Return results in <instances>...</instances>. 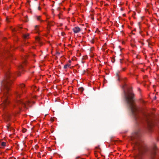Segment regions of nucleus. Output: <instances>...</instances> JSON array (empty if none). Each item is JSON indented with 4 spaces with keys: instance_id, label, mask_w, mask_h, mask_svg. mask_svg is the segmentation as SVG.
<instances>
[{
    "instance_id": "obj_1",
    "label": "nucleus",
    "mask_w": 159,
    "mask_h": 159,
    "mask_svg": "<svg viewBox=\"0 0 159 159\" xmlns=\"http://www.w3.org/2000/svg\"><path fill=\"white\" fill-rule=\"evenodd\" d=\"M125 98L128 107L131 111L135 119L136 124L139 125L145 124L146 121L147 128L150 130L153 125L152 121L147 118L145 119V114L139 112L138 108L134 103V94L130 89H127V91L124 90Z\"/></svg>"
},
{
    "instance_id": "obj_2",
    "label": "nucleus",
    "mask_w": 159,
    "mask_h": 159,
    "mask_svg": "<svg viewBox=\"0 0 159 159\" xmlns=\"http://www.w3.org/2000/svg\"><path fill=\"white\" fill-rule=\"evenodd\" d=\"M0 66H5L7 69L6 72V79L2 83L1 88V91L4 93V97L2 100L4 105L6 106L9 103V101L8 99L7 94L10 90V86L12 83V80L11 78L13 76V75L11 72L9 71L8 66L6 65L5 62H3L2 60H0Z\"/></svg>"
},
{
    "instance_id": "obj_3",
    "label": "nucleus",
    "mask_w": 159,
    "mask_h": 159,
    "mask_svg": "<svg viewBox=\"0 0 159 159\" xmlns=\"http://www.w3.org/2000/svg\"><path fill=\"white\" fill-rule=\"evenodd\" d=\"M141 133L140 129H137L132 135L130 139L132 141L134 145L137 147L139 149L146 148V145L143 143L140 140Z\"/></svg>"
},
{
    "instance_id": "obj_4",
    "label": "nucleus",
    "mask_w": 159,
    "mask_h": 159,
    "mask_svg": "<svg viewBox=\"0 0 159 159\" xmlns=\"http://www.w3.org/2000/svg\"><path fill=\"white\" fill-rule=\"evenodd\" d=\"M31 103L32 102L29 101H28L27 103H25L20 100H18L16 102V104L17 105L18 108L19 109H20L21 107L22 106L27 108V106L29 107H31Z\"/></svg>"
},
{
    "instance_id": "obj_5",
    "label": "nucleus",
    "mask_w": 159,
    "mask_h": 159,
    "mask_svg": "<svg viewBox=\"0 0 159 159\" xmlns=\"http://www.w3.org/2000/svg\"><path fill=\"white\" fill-rule=\"evenodd\" d=\"M139 154L137 155L136 159H142L141 157V156L143 155L145 152L144 150H139Z\"/></svg>"
},
{
    "instance_id": "obj_6",
    "label": "nucleus",
    "mask_w": 159,
    "mask_h": 159,
    "mask_svg": "<svg viewBox=\"0 0 159 159\" xmlns=\"http://www.w3.org/2000/svg\"><path fill=\"white\" fill-rule=\"evenodd\" d=\"M119 73V72H118L116 73V76L117 78V80L119 81H120V80L122 81H124L126 79V78H125L124 79L120 78Z\"/></svg>"
},
{
    "instance_id": "obj_7",
    "label": "nucleus",
    "mask_w": 159,
    "mask_h": 159,
    "mask_svg": "<svg viewBox=\"0 0 159 159\" xmlns=\"http://www.w3.org/2000/svg\"><path fill=\"white\" fill-rule=\"evenodd\" d=\"M74 32L75 33L79 32L80 30V28L78 27H76L72 29Z\"/></svg>"
},
{
    "instance_id": "obj_8",
    "label": "nucleus",
    "mask_w": 159,
    "mask_h": 159,
    "mask_svg": "<svg viewBox=\"0 0 159 159\" xmlns=\"http://www.w3.org/2000/svg\"><path fill=\"white\" fill-rule=\"evenodd\" d=\"M25 87V85L23 84H22L20 85V87L22 89V92H24V91H25V90H24V88Z\"/></svg>"
},
{
    "instance_id": "obj_9",
    "label": "nucleus",
    "mask_w": 159,
    "mask_h": 159,
    "mask_svg": "<svg viewBox=\"0 0 159 159\" xmlns=\"http://www.w3.org/2000/svg\"><path fill=\"white\" fill-rule=\"evenodd\" d=\"M70 66V64L67 63L66 65H64V69H66L67 67H69Z\"/></svg>"
},
{
    "instance_id": "obj_10",
    "label": "nucleus",
    "mask_w": 159,
    "mask_h": 159,
    "mask_svg": "<svg viewBox=\"0 0 159 159\" xmlns=\"http://www.w3.org/2000/svg\"><path fill=\"white\" fill-rule=\"evenodd\" d=\"M6 143L5 142H2L1 143V145L2 147V148H4L3 147H4L6 146Z\"/></svg>"
},
{
    "instance_id": "obj_11",
    "label": "nucleus",
    "mask_w": 159,
    "mask_h": 159,
    "mask_svg": "<svg viewBox=\"0 0 159 159\" xmlns=\"http://www.w3.org/2000/svg\"><path fill=\"white\" fill-rule=\"evenodd\" d=\"M78 90L81 93H82L84 90V89L83 87H80L78 89Z\"/></svg>"
},
{
    "instance_id": "obj_12",
    "label": "nucleus",
    "mask_w": 159,
    "mask_h": 159,
    "mask_svg": "<svg viewBox=\"0 0 159 159\" xmlns=\"http://www.w3.org/2000/svg\"><path fill=\"white\" fill-rule=\"evenodd\" d=\"M10 114H8V113H7L5 114V116L8 119H9L10 116Z\"/></svg>"
},
{
    "instance_id": "obj_13",
    "label": "nucleus",
    "mask_w": 159,
    "mask_h": 159,
    "mask_svg": "<svg viewBox=\"0 0 159 159\" xmlns=\"http://www.w3.org/2000/svg\"><path fill=\"white\" fill-rule=\"evenodd\" d=\"M29 34H26L23 35V37L25 39H26L28 38V37L29 36Z\"/></svg>"
},
{
    "instance_id": "obj_14",
    "label": "nucleus",
    "mask_w": 159,
    "mask_h": 159,
    "mask_svg": "<svg viewBox=\"0 0 159 159\" xmlns=\"http://www.w3.org/2000/svg\"><path fill=\"white\" fill-rule=\"evenodd\" d=\"M16 94L17 97H20V93L18 92H16Z\"/></svg>"
},
{
    "instance_id": "obj_15",
    "label": "nucleus",
    "mask_w": 159,
    "mask_h": 159,
    "mask_svg": "<svg viewBox=\"0 0 159 159\" xmlns=\"http://www.w3.org/2000/svg\"><path fill=\"white\" fill-rule=\"evenodd\" d=\"M40 17L41 16H37V19L38 20H40ZM41 21H43V20H41Z\"/></svg>"
},
{
    "instance_id": "obj_16",
    "label": "nucleus",
    "mask_w": 159,
    "mask_h": 159,
    "mask_svg": "<svg viewBox=\"0 0 159 159\" xmlns=\"http://www.w3.org/2000/svg\"><path fill=\"white\" fill-rule=\"evenodd\" d=\"M20 69H22L23 67V66H22V65H20L19 66V67Z\"/></svg>"
},
{
    "instance_id": "obj_17",
    "label": "nucleus",
    "mask_w": 159,
    "mask_h": 159,
    "mask_svg": "<svg viewBox=\"0 0 159 159\" xmlns=\"http://www.w3.org/2000/svg\"><path fill=\"white\" fill-rule=\"evenodd\" d=\"M157 148H158L157 147V146L156 145H155L154 146V148L153 149H156Z\"/></svg>"
},
{
    "instance_id": "obj_18",
    "label": "nucleus",
    "mask_w": 159,
    "mask_h": 159,
    "mask_svg": "<svg viewBox=\"0 0 159 159\" xmlns=\"http://www.w3.org/2000/svg\"><path fill=\"white\" fill-rule=\"evenodd\" d=\"M26 131V129H23L22 130V131L23 133H25Z\"/></svg>"
},
{
    "instance_id": "obj_19",
    "label": "nucleus",
    "mask_w": 159,
    "mask_h": 159,
    "mask_svg": "<svg viewBox=\"0 0 159 159\" xmlns=\"http://www.w3.org/2000/svg\"><path fill=\"white\" fill-rule=\"evenodd\" d=\"M115 59L114 58H113L112 60H111V61L112 62L114 63L115 62Z\"/></svg>"
},
{
    "instance_id": "obj_20",
    "label": "nucleus",
    "mask_w": 159,
    "mask_h": 159,
    "mask_svg": "<svg viewBox=\"0 0 159 159\" xmlns=\"http://www.w3.org/2000/svg\"><path fill=\"white\" fill-rule=\"evenodd\" d=\"M56 54L57 56H59L60 55V53L58 52H56Z\"/></svg>"
},
{
    "instance_id": "obj_21",
    "label": "nucleus",
    "mask_w": 159,
    "mask_h": 159,
    "mask_svg": "<svg viewBox=\"0 0 159 159\" xmlns=\"http://www.w3.org/2000/svg\"><path fill=\"white\" fill-rule=\"evenodd\" d=\"M6 20L7 22H10L9 20H8V19L7 18H6Z\"/></svg>"
},
{
    "instance_id": "obj_22",
    "label": "nucleus",
    "mask_w": 159,
    "mask_h": 159,
    "mask_svg": "<svg viewBox=\"0 0 159 159\" xmlns=\"http://www.w3.org/2000/svg\"><path fill=\"white\" fill-rule=\"evenodd\" d=\"M38 148V146L37 145H35V148L36 149H37V148Z\"/></svg>"
},
{
    "instance_id": "obj_23",
    "label": "nucleus",
    "mask_w": 159,
    "mask_h": 159,
    "mask_svg": "<svg viewBox=\"0 0 159 159\" xmlns=\"http://www.w3.org/2000/svg\"><path fill=\"white\" fill-rule=\"evenodd\" d=\"M9 126H10V125H7V128L8 129H9Z\"/></svg>"
},
{
    "instance_id": "obj_24",
    "label": "nucleus",
    "mask_w": 159,
    "mask_h": 159,
    "mask_svg": "<svg viewBox=\"0 0 159 159\" xmlns=\"http://www.w3.org/2000/svg\"><path fill=\"white\" fill-rule=\"evenodd\" d=\"M38 25H36L35 26V29L36 30H37V28L38 27Z\"/></svg>"
},
{
    "instance_id": "obj_25",
    "label": "nucleus",
    "mask_w": 159,
    "mask_h": 159,
    "mask_svg": "<svg viewBox=\"0 0 159 159\" xmlns=\"http://www.w3.org/2000/svg\"><path fill=\"white\" fill-rule=\"evenodd\" d=\"M11 57H12V56L11 55L10 56V57H9V59H10V60H11Z\"/></svg>"
},
{
    "instance_id": "obj_26",
    "label": "nucleus",
    "mask_w": 159,
    "mask_h": 159,
    "mask_svg": "<svg viewBox=\"0 0 159 159\" xmlns=\"http://www.w3.org/2000/svg\"><path fill=\"white\" fill-rule=\"evenodd\" d=\"M38 9L39 10H41V8L39 7H38Z\"/></svg>"
},
{
    "instance_id": "obj_27",
    "label": "nucleus",
    "mask_w": 159,
    "mask_h": 159,
    "mask_svg": "<svg viewBox=\"0 0 159 159\" xmlns=\"http://www.w3.org/2000/svg\"><path fill=\"white\" fill-rule=\"evenodd\" d=\"M122 59H120V62L121 63H122Z\"/></svg>"
},
{
    "instance_id": "obj_28",
    "label": "nucleus",
    "mask_w": 159,
    "mask_h": 159,
    "mask_svg": "<svg viewBox=\"0 0 159 159\" xmlns=\"http://www.w3.org/2000/svg\"><path fill=\"white\" fill-rule=\"evenodd\" d=\"M125 70V68H122V70L123 71H124Z\"/></svg>"
},
{
    "instance_id": "obj_29",
    "label": "nucleus",
    "mask_w": 159,
    "mask_h": 159,
    "mask_svg": "<svg viewBox=\"0 0 159 159\" xmlns=\"http://www.w3.org/2000/svg\"><path fill=\"white\" fill-rule=\"evenodd\" d=\"M99 146H98V147H96V149H97V148H99Z\"/></svg>"
},
{
    "instance_id": "obj_30",
    "label": "nucleus",
    "mask_w": 159,
    "mask_h": 159,
    "mask_svg": "<svg viewBox=\"0 0 159 159\" xmlns=\"http://www.w3.org/2000/svg\"><path fill=\"white\" fill-rule=\"evenodd\" d=\"M69 63H71V60H69Z\"/></svg>"
},
{
    "instance_id": "obj_31",
    "label": "nucleus",
    "mask_w": 159,
    "mask_h": 159,
    "mask_svg": "<svg viewBox=\"0 0 159 159\" xmlns=\"http://www.w3.org/2000/svg\"><path fill=\"white\" fill-rule=\"evenodd\" d=\"M122 87H123V88L124 89V87H125V85L123 86Z\"/></svg>"
},
{
    "instance_id": "obj_32",
    "label": "nucleus",
    "mask_w": 159,
    "mask_h": 159,
    "mask_svg": "<svg viewBox=\"0 0 159 159\" xmlns=\"http://www.w3.org/2000/svg\"><path fill=\"white\" fill-rule=\"evenodd\" d=\"M62 35H64V33H62Z\"/></svg>"
},
{
    "instance_id": "obj_33",
    "label": "nucleus",
    "mask_w": 159,
    "mask_h": 159,
    "mask_svg": "<svg viewBox=\"0 0 159 159\" xmlns=\"http://www.w3.org/2000/svg\"><path fill=\"white\" fill-rule=\"evenodd\" d=\"M80 158V157H77L76 158V159H77V158Z\"/></svg>"
},
{
    "instance_id": "obj_34",
    "label": "nucleus",
    "mask_w": 159,
    "mask_h": 159,
    "mask_svg": "<svg viewBox=\"0 0 159 159\" xmlns=\"http://www.w3.org/2000/svg\"><path fill=\"white\" fill-rule=\"evenodd\" d=\"M32 103H33V104H34L35 103V102L33 101L32 102Z\"/></svg>"
},
{
    "instance_id": "obj_35",
    "label": "nucleus",
    "mask_w": 159,
    "mask_h": 159,
    "mask_svg": "<svg viewBox=\"0 0 159 159\" xmlns=\"http://www.w3.org/2000/svg\"><path fill=\"white\" fill-rule=\"evenodd\" d=\"M95 152H95H95H94V153H95V156H96V153H95Z\"/></svg>"
},
{
    "instance_id": "obj_36",
    "label": "nucleus",
    "mask_w": 159,
    "mask_h": 159,
    "mask_svg": "<svg viewBox=\"0 0 159 159\" xmlns=\"http://www.w3.org/2000/svg\"><path fill=\"white\" fill-rule=\"evenodd\" d=\"M12 130L13 131H15L14 129H12Z\"/></svg>"
},
{
    "instance_id": "obj_37",
    "label": "nucleus",
    "mask_w": 159,
    "mask_h": 159,
    "mask_svg": "<svg viewBox=\"0 0 159 159\" xmlns=\"http://www.w3.org/2000/svg\"><path fill=\"white\" fill-rule=\"evenodd\" d=\"M28 21V20H26V21Z\"/></svg>"
},
{
    "instance_id": "obj_38",
    "label": "nucleus",
    "mask_w": 159,
    "mask_h": 159,
    "mask_svg": "<svg viewBox=\"0 0 159 159\" xmlns=\"http://www.w3.org/2000/svg\"><path fill=\"white\" fill-rule=\"evenodd\" d=\"M45 156L44 154H43V156Z\"/></svg>"
},
{
    "instance_id": "obj_39",
    "label": "nucleus",
    "mask_w": 159,
    "mask_h": 159,
    "mask_svg": "<svg viewBox=\"0 0 159 159\" xmlns=\"http://www.w3.org/2000/svg\"><path fill=\"white\" fill-rule=\"evenodd\" d=\"M14 106H16V105H15Z\"/></svg>"
},
{
    "instance_id": "obj_40",
    "label": "nucleus",
    "mask_w": 159,
    "mask_h": 159,
    "mask_svg": "<svg viewBox=\"0 0 159 159\" xmlns=\"http://www.w3.org/2000/svg\"><path fill=\"white\" fill-rule=\"evenodd\" d=\"M14 159H16V158H14Z\"/></svg>"
},
{
    "instance_id": "obj_41",
    "label": "nucleus",
    "mask_w": 159,
    "mask_h": 159,
    "mask_svg": "<svg viewBox=\"0 0 159 159\" xmlns=\"http://www.w3.org/2000/svg\"><path fill=\"white\" fill-rule=\"evenodd\" d=\"M50 159H52L51 158Z\"/></svg>"
}]
</instances>
